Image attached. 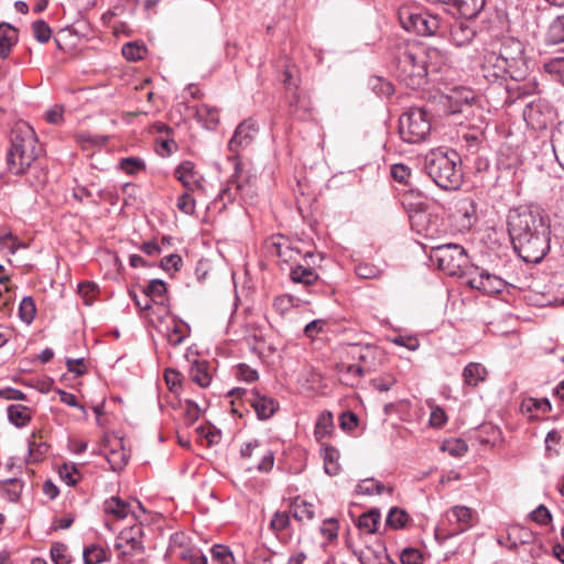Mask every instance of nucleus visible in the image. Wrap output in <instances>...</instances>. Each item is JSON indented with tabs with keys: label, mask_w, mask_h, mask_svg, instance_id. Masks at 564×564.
Returning <instances> with one entry per match:
<instances>
[{
	"label": "nucleus",
	"mask_w": 564,
	"mask_h": 564,
	"mask_svg": "<svg viewBox=\"0 0 564 564\" xmlns=\"http://www.w3.org/2000/svg\"><path fill=\"white\" fill-rule=\"evenodd\" d=\"M11 145L7 153V169L13 175H23L37 159L40 147L33 128L18 122L11 130Z\"/></svg>",
	"instance_id": "obj_1"
},
{
	"label": "nucleus",
	"mask_w": 564,
	"mask_h": 564,
	"mask_svg": "<svg viewBox=\"0 0 564 564\" xmlns=\"http://www.w3.org/2000/svg\"><path fill=\"white\" fill-rule=\"evenodd\" d=\"M459 155L455 151L433 150L425 156L424 169L433 182L443 189H458L463 183Z\"/></svg>",
	"instance_id": "obj_2"
},
{
	"label": "nucleus",
	"mask_w": 564,
	"mask_h": 564,
	"mask_svg": "<svg viewBox=\"0 0 564 564\" xmlns=\"http://www.w3.org/2000/svg\"><path fill=\"white\" fill-rule=\"evenodd\" d=\"M394 74L411 89H419L426 84V52L419 46H401L393 58Z\"/></svg>",
	"instance_id": "obj_3"
},
{
	"label": "nucleus",
	"mask_w": 564,
	"mask_h": 564,
	"mask_svg": "<svg viewBox=\"0 0 564 564\" xmlns=\"http://www.w3.org/2000/svg\"><path fill=\"white\" fill-rule=\"evenodd\" d=\"M258 132L257 123L251 119H246L236 128L234 135L228 142V149L232 156L229 158L235 164V173L231 175L227 186L220 192V196H228L234 199L237 195L242 194L247 187L248 181L241 180V163L239 161L238 152L251 144Z\"/></svg>",
	"instance_id": "obj_4"
},
{
	"label": "nucleus",
	"mask_w": 564,
	"mask_h": 564,
	"mask_svg": "<svg viewBox=\"0 0 564 564\" xmlns=\"http://www.w3.org/2000/svg\"><path fill=\"white\" fill-rule=\"evenodd\" d=\"M524 46L522 42L513 37L506 39L496 55L500 59L509 64L511 68V80L512 84L506 85V91L508 94L507 101H513L517 98L529 94L527 85H520L519 82L523 80L527 76V63L524 59Z\"/></svg>",
	"instance_id": "obj_5"
},
{
	"label": "nucleus",
	"mask_w": 564,
	"mask_h": 564,
	"mask_svg": "<svg viewBox=\"0 0 564 564\" xmlns=\"http://www.w3.org/2000/svg\"><path fill=\"white\" fill-rule=\"evenodd\" d=\"M549 225L544 218L528 207L513 208L508 214V232L512 240H523L527 235L538 230L544 232L549 230Z\"/></svg>",
	"instance_id": "obj_6"
},
{
	"label": "nucleus",
	"mask_w": 564,
	"mask_h": 564,
	"mask_svg": "<svg viewBox=\"0 0 564 564\" xmlns=\"http://www.w3.org/2000/svg\"><path fill=\"white\" fill-rule=\"evenodd\" d=\"M431 129V117L423 108H410L399 119L400 137L410 144L424 142Z\"/></svg>",
	"instance_id": "obj_7"
},
{
	"label": "nucleus",
	"mask_w": 564,
	"mask_h": 564,
	"mask_svg": "<svg viewBox=\"0 0 564 564\" xmlns=\"http://www.w3.org/2000/svg\"><path fill=\"white\" fill-rule=\"evenodd\" d=\"M430 259L448 275H457L468 262L466 250L456 243L432 247Z\"/></svg>",
	"instance_id": "obj_8"
},
{
	"label": "nucleus",
	"mask_w": 564,
	"mask_h": 564,
	"mask_svg": "<svg viewBox=\"0 0 564 564\" xmlns=\"http://www.w3.org/2000/svg\"><path fill=\"white\" fill-rule=\"evenodd\" d=\"M228 395L250 405L261 421L272 417L279 409V403L273 398L262 394L257 389L234 388Z\"/></svg>",
	"instance_id": "obj_9"
},
{
	"label": "nucleus",
	"mask_w": 564,
	"mask_h": 564,
	"mask_svg": "<svg viewBox=\"0 0 564 564\" xmlns=\"http://www.w3.org/2000/svg\"><path fill=\"white\" fill-rule=\"evenodd\" d=\"M514 251L528 263H539L550 249V229L541 230L532 239L512 240Z\"/></svg>",
	"instance_id": "obj_10"
},
{
	"label": "nucleus",
	"mask_w": 564,
	"mask_h": 564,
	"mask_svg": "<svg viewBox=\"0 0 564 564\" xmlns=\"http://www.w3.org/2000/svg\"><path fill=\"white\" fill-rule=\"evenodd\" d=\"M400 20L406 31H412L419 35H436L442 30L441 18L429 12L409 13L405 19L401 13Z\"/></svg>",
	"instance_id": "obj_11"
},
{
	"label": "nucleus",
	"mask_w": 564,
	"mask_h": 564,
	"mask_svg": "<svg viewBox=\"0 0 564 564\" xmlns=\"http://www.w3.org/2000/svg\"><path fill=\"white\" fill-rule=\"evenodd\" d=\"M523 119L533 130H543L553 122L554 111L547 101L536 98L524 107Z\"/></svg>",
	"instance_id": "obj_12"
},
{
	"label": "nucleus",
	"mask_w": 564,
	"mask_h": 564,
	"mask_svg": "<svg viewBox=\"0 0 564 564\" xmlns=\"http://www.w3.org/2000/svg\"><path fill=\"white\" fill-rule=\"evenodd\" d=\"M467 284L471 289H476L486 295H494L500 293L506 288L503 279L496 274H491L485 269L476 267L474 271L469 273Z\"/></svg>",
	"instance_id": "obj_13"
},
{
	"label": "nucleus",
	"mask_w": 564,
	"mask_h": 564,
	"mask_svg": "<svg viewBox=\"0 0 564 564\" xmlns=\"http://www.w3.org/2000/svg\"><path fill=\"white\" fill-rule=\"evenodd\" d=\"M481 76L490 84H502L508 78L511 79V68L509 64L500 59L496 52H487L480 66Z\"/></svg>",
	"instance_id": "obj_14"
},
{
	"label": "nucleus",
	"mask_w": 564,
	"mask_h": 564,
	"mask_svg": "<svg viewBox=\"0 0 564 564\" xmlns=\"http://www.w3.org/2000/svg\"><path fill=\"white\" fill-rule=\"evenodd\" d=\"M240 456L243 459L257 458L254 468L259 471H270L274 464V454L258 440L245 443L240 448Z\"/></svg>",
	"instance_id": "obj_15"
},
{
	"label": "nucleus",
	"mask_w": 564,
	"mask_h": 564,
	"mask_svg": "<svg viewBox=\"0 0 564 564\" xmlns=\"http://www.w3.org/2000/svg\"><path fill=\"white\" fill-rule=\"evenodd\" d=\"M174 177L188 192H205V177L192 161L180 163L174 170Z\"/></svg>",
	"instance_id": "obj_16"
},
{
	"label": "nucleus",
	"mask_w": 564,
	"mask_h": 564,
	"mask_svg": "<svg viewBox=\"0 0 564 564\" xmlns=\"http://www.w3.org/2000/svg\"><path fill=\"white\" fill-rule=\"evenodd\" d=\"M446 517L449 523H456L457 528L453 529L448 535H457L471 528L473 511L465 506H455L447 513Z\"/></svg>",
	"instance_id": "obj_17"
},
{
	"label": "nucleus",
	"mask_w": 564,
	"mask_h": 564,
	"mask_svg": "<svg viewBox=\"0 0 564 564\" xmlns=\"http://www.w3.org/2000/svg\"><path fill=\"white\" fill-rule=\"evenodd\" d=\"M409 218L411 226L419 234L433 237L437 232L435 225L431 223V215L426 210L422 208L410 210Z\"/></svg>",
	"instance_id": "obj_18"
},
{
	"label": "nucleus",
	"mask_w": 564,
	"mask_h": 564,
	"mask_svg": "<svg viewBox=\"0 0 564 564\" xmlns=\"http://www.w3.org/2000/svg\"><path fill=\"white\" fill-rule=\"evenodd\" d=\"M286 100L290 108V115L300 119L306 120L311 116V102L302 97L297 89L286 91Z\"/></svg>",
	"instance_id": "obj_19"
},
{
	"label": "nucleus",
	"mask_w": 564,
	"mask_h": 564,
	"mask_svg": "<svg viewBox=\"0 0 564 564\" xmlns=\"http://www.w3.org/2000/svg\"><path fill=\"white\" fill-rule=\"evenodd\" d=\"M485 7V0H455L452 6V14L464 19H475Z\"/></svg>",
	"instance_id": "obj_20"
},
{
	"label": "nucleus",
	"mask_w": 564,
	"mask_h": 564,
	"mask_svg": "<svg viewBox=\"0 0 564 564\" xmlns=\"http://www.w3.org/2000/svg\"><path fill=\"white\" fill-rule=\"evenodd\" d=\"M523 414H529L531 420L538 419L539 414L551 412L552 405L549 399L524 398L520 404Z\"/></svg>",
	"instance_id": "obj_21"
},
{
	"label": "nucleus",
	"mask_w": 564,
	"mask_h": 564,
	"mask_svg": "<svg viewBox=\"0 0 564 564\" xmlns=\"http://www.w3.org/2000/svg\"><path fill=\"white\" fill-rule=\"evenodd\" d=\"M476 97L471 90L462 89L454 91L449 97V111L451 113H463L471 107Z\"/></svg>",
	"instance_id": "obj_22"
},
{
	"label": "nucleus",
	"mask_w": 564,
	"mask_h": 564,
	"mask_svg": "<svg viewBox=\"0 0 564 564\" xmlns=\"http://www.w3.org/2000/svg\"><path fill=\"white\" fill-rule=\"evenodd\" d=\"M475 35V30L465 22L457 21L451 26L449 40L457 47L468 45Z\"/></svg>",
	"instance_id": "obj_23"
},
{
	"label": "nucleus",
	"mask_w": 564,
	"mask_h": 564,
	"mask_svg": "<svg viewBox=\"0 0 564 564\" xmlns=\"http://www.w3.org/2000/svg\"><path fill=\"white\" fill-rule=\"evenodd\" d=\"M487 376L486 367L479 362H469L465 366L462 373L464 384L470 388L478 387L486 380Z\"/></svg>",
	"instance_id": "obj_24"
},
{
	"label": "nucleus",
	"mask_w": 564,
	"mask_h": 564,
	"mask_svg": "<svg viewBox=\"0 0 564 564\" xmlns=\"http://www.w3.org/2000/svg\"><path fill=\"white\" fill-rule=\"evenodd\" d=\"M17 43L18 30L9 23H0V58H7Z\"/></svg>",
	"instance_id": "obj_25"
},
{
	"label": "nucleus",
	"mask_w": 564,
	"mask_h": 564,
	"mask_svg": "<svg viewBox=\"0 0 564 564\" xmlns=\"http://www.w3.org/2000/svg\"><path fill=\"white\" fill-rule=\"evenodd\" d=\"M189 378L202 388H206L212 382L210 365L206 360H196L189 369Z\"/></svg>",
	"instance_id": "obj_26"
},
{
	"label": "nucleus",
	"mask_w": 564,
	"mask_h": 564,
	"mask_svg": "<svg viewBox=\"0 0 564 564\" xmlns=\"http://www.w3.org/2000/svg\"><path fill=\"white\" fill-rule=\"evenodd\" d=\"M290 512L299 522L311 521L315 517V507L297 497L291 502Z\"/></svg>",
	"instance_id": "obj_27"
},
{
	"label": "nucleus",
	"mask_w": 564,
	"mask_h": 564,
	"mask_svg": "<svg viewBox=\"0 0 564 564\" xmlns=\"http://www.w3.org/2000/svg\"><path fill=\"white\" fill-rule=\"evenodd\" d=\"M166 283L161 279H153L149 281L148 285L143 289L144 297L150 300V303L163 304L166 300Z\"/></svg>",
	"instance_id": "obj_28"
},
{
	"label": "nucleus",
	"mask_w": 564,
	"mask_h": 564,
	"mask_svg": "<svg viewBox=\"0 0 564 564\" xmlns=\"http://www.w3.org/2000/svg\"><path fill=\"white\" fill-rule=\"evenodd\" d=\"M335 430L333 414L329 411H323L315 423L314 436L318 442L333 434Z\"/></svg>",
	"instance_id": "obj_29"
},
{
	"label": "nucleus",
	"mask_w": 564,
	"mask_h": 564,
	"mask_svg": "<svg viewBox=\"0 0 564 564\" xmlns=\"http://www.w3.org/2000/svg\"><path fill=\"white\" fill-rule=\"evenodd\" d=\"M352 348L351 357L354 359H357L360 364H362V367H365L368 371L371 370V366L373 365V360L376 358V355L378 352V349L376 347L366 345H350Z\"/></svg>",
	"instance_id": "obj_30"
},
{
	"label": "nucleus",
	"mask_w": 564,
	"mask_h": 564,
	"mask_svg": "<svg viewBox=\"0 0 564 564\" xmlns=\"http://www.w3.org/2000/svg\"><path fill=\"white\" fill-rule=\"evenodd\" d=\"M10 423L17 427H23L31 421L30 408L22 404H11L7 409Z\"/></svg>",
	"instance_id": "obj_31"
},
{
	"label": "nucleus",
	"mask_w": 564,
	"mask_h": 564,
	"mask_svg": "<svg viewBox=\"0 0 564 564\" xmlns=\"http://www.w3.org/2000/svg\"><path fill=\"white\" fill-rule=\"evenodd\" d=\"M105 511L109 514L115 516L117 519H124L130 514L131 505L119 497H111L104 503Z\"/></svg>",
	"instance_id": "obj_32"
},
{
	"label": "nucleus",
	"mask_w": 564,
	"mask_h": 564,
	"mask_svg": "<svg viewBox=\"0 0 564 564\" xmlns=\"http://www.w3.org/2000/svg\"><path fill=\"white\" fill-rule=\"evenodd\" d=\"M142 529L140 525H134L128 531H123L120 534V543L119 546H123V543H126V546H130V550L133 552H141L143 550L142 541Z\"/></svg>",
	"instance_id": "obj_33"
},
{
	"label": "nucleus",
	"mask_w": 564,
	"mask_h": 564,
	"mask_svg": "<svg viewBox=\"0 0 564 564\" xmlns=\"http://www.w3.org/2000/svg\"><path fill=\"white\" fill-rule=\"evenodd\" d=\"M290 278L294 283L312 285L318 280V274L314 269L299 264L291 269Z\"/></svg>",
	"instance_id": "obj_34"
},
{
	"label": "nucleus",
	"mask_w": 564,
	"mask_h": 564,
	"mask_svg": "<svg viewBox=\"0 0 564 564\" xmlns=\"http://www.w3.org/2000/svg\"><path fill=\"white\" fill-rule=\"evenodd\" d=\"M322 456L324 459V469L325 473L329 476H335L339 471V464H338V451L328 445V444H322Z\"/></svg>",
	"instance_id": "obj_35"
},
{
	"label": "nucleus",
	"mask_w": 564,
	"mask_h": 564,
	"mask_svg": "<svg viewBox=\"0 0 564 564\" xmlns=\"http://www.w3.org/2000/svg\"><path fill=\"white\" fill-rule=\"evenodd\" d=\"M187 326L182 322L173 321L171 325L166 326V339L173 347H177L183 344L185 338L188 336L186 332Z\"/></svg>",
	"instance_id": "obj_36"
},
{
	"label": "nucleus",
	"mask_w": 564,
	"mask_h": 564,
	"mask_svg": "<svg viewBox=\"0 0 564 564\" xmlns=\"http://www.w3.org/2000/svg\"><path fill=\"white\" fill-rule=\"evenodd\" d=\"M381 516L380 512L376 509H372L368 512L362 513L356 521V525L359 530L365 533L372 534L377 531V525L379 523Z\"/></svg>",
	"instance_id": "obj_37"
},
{
	"label": "nucleus",
	"mask_w": 564,
	"mask_h": 564,
	"mask_svg": "<svg viewBox=\"0 0 564 564\" xmlns=\"http://www.w3.org/2000/svg\"><path fill=\"white\" fill-rule=\"evenodd\" d=\"M551 142L555 159L564 170V122L560 123L553 131Z\"/></svg>",
	"instance_id": "obj_38"
},
{
	"label": "nucleus",
	"mask_w": 564,
	"mask_h": 564,
	"mask_svg": "<svg viewBox=\"0 0 564 564\" xmlns=\"http://www.w3.org/2000/svg\"><path fill=\"white\" fill-rule=\"evenodd\" d=\"M196 116L198 120L204 122V126L209 130L215 129L219 122L218 109L208 105H202L198 107L196 110Z\"/></svg>",
	"instance_id": "obj_39"
},
{
	"label": "nucleus",
	"mask_w": 564,
	"mask_h": 564,
	"mask_svg": "<svg viewBox=\"0 0 564 564\" xmlns=\"http://www.w3.org/2000/svg\"><path fill=\"white\" fill-rule=\"evenodd\" d=\"M118 446L119 448H112L105 453V457L113 471L122 470L128 463V455L121 446V442L118 443Z\"/></svg>",
	"instance_id": "obj_40"
},
{
	"label": "nucleus",
	"mask_w": 564,
	"mask_h": 564,
	"mask_svg": "<svg viewBox=\"0 0 564 564\" xmlns=\"http://www.w3.org/2000/svg\"><path fill=\"white\" fill-rule=\"evenodd\" d=\"M549 44L564 43V15L556 17L549 25L546 32Z\"/></svg>",
	"instance_id": "obj_41"
},
{
	"label": "nucleus",
	"mask_w": 564,
	"mask_h": 564,
	"mask_svg": "<svg viewBox=\"0 0 564 564\" xmlns=\"http://www.w3.org/2000/svg\"><path fill=\"white\" fill-rule=\"evenodd\" d=\"M409 520L410 516L405 510L398 507H393L390 509L386 522L387 525L393 529H402L406 525Z\"/></svg>",
	"instance_id": "obj_42"
},
{
	"label": "nucleus",
	"mask_w": 564,
	"mask_h": 564,
	"mask_svg": "<svg viewBox=\"0 0 564 564\" xmlns=\"http://www.w3.org/2000/svg\"><path fill=\"white\" fill-rule=\"evenodd\" d=\"M107 554L100 545L91 544L86 546L83 552L84 564H99L105 562Z\"/></svg>",
	"instance_id": "obj_43"
},
{
	"label": "nucleus",
	"mask_w": 564,
	"mask_h": 564,
	"mask_svg": "<svg viewBox=\"0 0 564 564\" xmlns=\"http://www.w3.org/2000/svg\"><path fill=\"white\" fill-rule=\"evenodd\" d=\"M50 554L54 564H70L72 562V556L68 553V547L64 543H53L51 546Z\"/></svg>",
	"instance_id": "obj_44"
},
{
	"label": "nucleus",
	"mask_w": 564,
	"mask_h": 564,
	"mask_svg": "<svg viewBox=\"0 0 564 564\" xmlns=\"http://www.w3.org/2000/svg\"><path fill=\"white\" fill-rule=\"evenodd\" d=\"M543 67L546 73L553 75L556 80L564 85V56L550 58Z\"/></svg>",
	"instance_id": "obj_45"
},
{
	"label": "nucleus",
	"mask_w": 564,
	"mask_h": 564,
	"mask_svg": "<svg viewBox=\"0 0 564 564\" xmlns=\"http://www.w3.org/2000/svg\"><path fill=\"white\" fill-rule=\"evenodd\" d=\"M386 491V486L375 479H364L356 486L358 495H381Z\"/></svg>",
	"instance_id": "obj_46"
},
{
	"label": "nucleus",
	"mask_w": 564,
	"mask_h": 564,
	"mask_svg": "<svg viewBox=\"0 0 564 564\" xmlns=\"http://www.w3.org/2000/svg\"><path fill=\"white\" fill-rule=\"evenodd\" d=\"M147 48L143 44L128 42L122 45L121 53L128 61H140L143 58Z\"/></svg>",
	"instance_id": "obj_47"
},
{
	"label": "nucleus",
	"mask_w": 564,
	"mask_h": 564,
	"mask_svg": "<svg viewBox=\"0 0 564 564\" xmlns=\"http://www.w3.org/2000/svg\"><path fill=\"white\" fill-rule=\"evenodd\" d=\"M36 314V307L34 300L31 296H24L19 306V316L20 318L30 324L33 322Z\"/></svg>",
	"instance_id": "obj_48"
},
{
	"label": "nucleus",
	"mask_w": 564,
	"mask_h": 564,
	"mask_svg": "<svg viewBox=\"0 0 564 564\" xmlns=\"http://www.w3.org/2000/svg\"><path fill=\"white\" fill-rule=\"evenodd\" d=\"M212 557L220 564H234L235 557L231 550L221 544H216L210 549Z\"/></svg>",
	"instance_id": "obj_49"
},
{
	"label": "nucleus",
	"mask_w": 564,
	"mask_h": 564,
	"mask_svg": "<svg viewBox=\"0 0 564 564\" xmlns=\"http://www.w3.org/2000/svg\"><path fill=\"white\" fill-rule=\"evenodd\" d=\"M32 32L34 37L40 43H46L50 41L52 30L44 20H36L32 23Z\"/></svg>",
	"instance_id": "obj_50"
},
{
	"label": "nucleus",
	"mask_w": 564,
	"mask_h": 564,
	"mask_svg": "<svg viewBox=\"0 0 564 564\" xmlns=\"http://www.w3.org/2000/svg\"><path fill=\"white\" fill-rule=\"evenodd\" d=\"M120 169L128 174H135L145 169V163L140 158L128 156L120 161Z\"/></svg>",
	"instance_id": "obj_51"
},
{
	"label": "nucleus",
	"mask_w": 564,
	"mask_h": 564,
	"mask_svg": "<svg viewBox=\"0 0 564 564\" xmlns=\"http://www.w3.org/2000/svg\"><path fill=\"white\" fill-rule=\"evenodd\" d=\"M191 193L192 192L185 191L182 195L178 196L176 203L178 210L186 215H193L196 208V202Z\"/></svg>",
	"instance_id": "obj_52"
},
{
	"label": "nucleus",
	"mask_w": 564,
	"mask_h": 564,
	"mask_svg": "<svg viewBox=\"0 0 564 564\" xmlns=\"http://www.w3.org/2000/svg\"><path fill=\"white\" fill-rule=\"evenodd\" d=\"M509 536L514 538V540H518L521 544H528L534 541L535 536L534 533L522 525H514L509 531Z\"/></svg>",
	"instance_id": "obj_53"
},
{
	"label": "nucleus",
	"mask_w": 564,
	"mask_h": 564,
	"mask_svg": "<svg viewBox=\"0 0 564 564\" xmlns=\"http://www.w3.org/2000/svg\"><path fill=\"white\" fill-rule=\"evenodd\" d=\"M98 286L94 282H82L78 284V294L83 297L86 305H90L97 294Z\"/></svg>",
	"instance_id": "obj_54"
},
{
	"label": "nucleus",
	"mask_w": 564,
	"mask_h": 564,
	"mask_svg": "<svg viewBox=\"0 0 564 564\" xmlns=\"http://www.w3.org/2000/svg\"><path fill=\"white\" fill-rule=\"evenodd\" d=\"M235 375L239 380L246 382H254L259 378L258 371L247 364L237 365L235 368Z\"/></svg>",
	"instance_id": "obj_55"
},
{
	"label": "nucleus",
	"mask_w": 564,
	"mask_h": 564,
	"mask_svg": "<svg viewBox=\"0 0 564 564\" xmlns=\"http://www.w3.org/2000/svg\"><path fill=\"white\" fill-rule=\"evenodd\" d=\"M402 564H423V555L419 549L405 547L400 553Z\"/></svg>",
	"instance_id": "obj_56"
},
{
	"label": "nucleus",
	"mask_w": 564,
	"mask_h": 564,
	"mask_svg": "<svg viewBox=\"0 0 564 564\" xmlns=\"http://www.w3.org/2000/svg\"><path fill=\"white\" fill-rule=\"evenodd\" d=\"M200 413L202 410L196 402L192 400L184 402V419L188 425L194 424L199 419Z\"/></svg>",
	"instance_id": "obj_57"
},
{
	"label": "nucleus",
	"mask_w": 564,
	"mask_h": 564,
	"mask_svg": "<svg viewBox=\"0 0 564 564\" xmlns=\"http://www.w3.org/2000/svg\"><path fill=\"white\" fill-rule=\"evenodd\" d=\"M58 475L68 486H75L79 480V477H75L78 475V470L74 465L63 464L58 469Z\"/></svg>",
	"instance_id": "obj_58"
},
{
	"label": "nucleus",
	"mask_w": 564,
	"mask_h": 564,
	"mask_svg": "<svg viewBox=\"0 0 564 564\" xmlns=\"http://www.w3.org/2000/svg\"><path fill=\"white\" fill-rule=\"evenodd\" d=\"M391 176L399 183L408 184L411 177V169L405 164H394L391 166Z\"/></svg>",
	"instance_id": "obj_59"
},
{
	"label": "nucleus",
	"mask_w": 564,
	"mask_h": 564,
	"mask_svg": "<svg viewBox=\"0 0 564 564\" xmlns=\"http://www.w3.org/2000/svg\"><path fill=\"white\" fill-rule=\"evenodd\" d=\"M530 519L539 524L546 525L552 521V514L544 505H540L530 513Z\"/></svg>",
	"instance_id": "obj_60"
},
{
	"label": "nucleus",
	"mask_w": 564,
	"mask_h": 564,
	"mask_svg": "<svg viewBox=\"0 0 564 564\" xmlns=\"http://www.w3.org/2000/svg\"><path fill=\"white\" fill-rule=\"evenodd\" d=\"M355 272L361 279H375L379 276L380 269L373 264L359 263L356 265Z\"/></svg>",
	"instance_id": "obj_61"
},
{
	"label": "nucleus",
	"mask_w": 564,
	"mask_h": 564,
	"mask_svg": "<svg viewBox=\"0 0 564 564\" xmlns=\"http://www.w3.org/2000/svg\"><path fill=\"white\" fill-rule=\"evenodd\" d=\"M274 247L276 248V254L279 258L283 259L284 261H294L295 256L300 254V251L288 243H274Z\"/></svg>",
	"instance_id": "obj_62"
},
{
	"label": "nucleus",
	"mask_w": 564,
	"mask_h": 564,
	"mask_svg": "<svg viewBox=\"0 0 564 564\" xmlns=\"http://www.w3.org/2000/svg\"><path fill=\"white\" fill-rule=\"evenodd\" d=\"M47 452V445L45 443L30 442L29 443V463H34L40 460L45 453Z\"/></svg>",
	"instance_id": "obj_63"
},
{
	"label": "nucleus",
	"mask_w": 564,
	"mask_h": 564,
	"mask_svg": "<svg viewBox=\"0 0 564 564\" xmlns=\"http://www.w3.org/2000/svg\"><path fill=\"white\" fill-rule=\"evenodd\" d=\"M397 383V378L393 375H386L372 380L375 389L381 392L389 391Z\"/></svg>",
	"instance_id": "obj_64"
}]
</instances>
